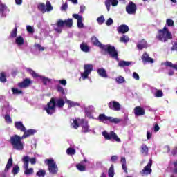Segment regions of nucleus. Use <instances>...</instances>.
Masks as SVG:
<instances>
[{"label": "nucleus", "instance_id": "nucleus-8", "mask_svg": "<svg viewBox=\"0 0 177 177\" xmlns=\"http://www.w3.org/2000/svg\"><path fill=\"white\" fill-rule=\"evenodd\" d=\"M22 162H24V169L25 175H32L34 174L33 168H28V162H30V156H26L22 158Z\"/></svg>", "mask_w": 177, "mask_h": 177}, {"label": "nucleus", "instance_id": "nucleus-27", "mask_svg": "<svg viewBox=\"0 0 177 177\" xmlns=\"http://www.w3.org/2000/svg\"><path fill=\"white\" fill-rule=\"evenodd\" d=\"M137 48L140 50H142V49L145 48H147V42L145 41V39H142L137 44Z\"/></svg>", "mask_w": 177, "mask_h": 177}, {"label": "nucleus", "instance_id": "nucleus-6", "mask_svg": "<svg viewBox=\"0 0 177 177\" xmlns=\"http://www.w3.org/2000/svg\"><path fill=\"white\" fill-rule=\"evenodd\" d=\"M99 120L100 122H104V124H109V122H111V124H120V122H122V119L106 116L104 114L99 115Z\"/></svg>", "mask_w": 177, "mask_h": 177}, {"label": "nucleus", "instance_id": "nucleus-16", "mask_svg": "<svg viewBox=\"0 0 177 177\" xmlns=\"http://www.w3.org/2000/svg\"><path fill=\"white\" fill-rule=\"evenodd\" d=\"M108 107L113 111H120L121 110V104H119L117 101H111L108 104Z\"/></svg>", "mask_w": 177, "mask_h": 177}, {"label": "nucleus", "instance_id": "nucleus-17", "mask_svg": "<svg viewBox=\"0 0 177 177\" xmlns=\"http://www.w3.org/2000/svg\"><path fill=\"white\" fill-rule=\"evenodd\" d=\"M31 84V79L26 78L23 82L18 83L17 86L21 89L28 88Z\"/></svg>", "mask_w": 177, "mask_h": 177}, {"label": "nucleus", "instance_id": "nucleus-41", "mask_svg": "<svg viewBox=\"0 0 177 177\" xmlns=\"http://www.w3.org/2000/svg\"><path fill=\"white\" fill-rule=\"evenodd\" d=\"M36 175L38 177H45V175H46V171L40 169L37 172Z\"/></svg>", "mask_w": 177, "mask_h": 177}, {"label": "nucleus", "instance_id": "nucleus-39", "mask_svg": "<svg viewBox=\"0 0 177 177\" xmlns=\"http://www.w3.org/2000/svg\"><path fill=\"white\" fill-rule=\"evenodd\" d=\"M6 5L5 4H0V13H1V17H3L5 16H6V15H5V13H3V12H5V10H6Z\"/></svg>", "mask_w": 177, "mask_h": 177}, {"label": "nucleus", "instance_id": "nucleus-42", "mask_svg": "<svg viewBox=\"0 0 177 177\" xmlns=\"http://www.w3.org/2000/svg\"><path fill=\"white\" fill-rule=\"evenodd\" d=\"M108 175L109 177H114V165H111L110 167L109 171H108Z\"/></svg>", "mask_w": 177, "mask_h": 177}, {"label": "nucleus", "instance_id": "nucleus-13", "mask_svg": "<svg viewBox=\"0 0 177 177\" xmlns=\"http://www.w3.org/2000/svg\"><path fill=\"white\" fill-rule=\"evenodd\" d=\"M136 4L133 2L130 1L127 6H126V12L128 15H135L136 13Z\"/></svg>", "mask_w": 177, "mask_h": 177}, {"label": "nucleus", "instance_id": "nucleus-12", "mask_svg": "<svg viewBox=\"0 0 177 177\" xmlns=\"http://www.w3.org/2000/svg\"><path fill=\"white\" fill-rule=\"evenodd\" d=\"M10 110H12V108L9 105H7V106L3 108V113H5V111H6V115L4 116V120L6 122H7V124H12L13 122V120H12V118H10V116L9 115Z\"/></svg>", "mask_w": 177, "mask_h": 177}, {"label": "nucleus", "instance_id": "nucleus-44", "mask_svg": "<svg viewBox=\"0 0 177 177\" xmlns=\"http://www.w3.org/2000/svg\"><path fill=\"white\" fill-rule=\"evenodd\" d=\"M117 84H124L125 82V78L122 76H118L115 78Z\"/></svg>", "mask_w": 177, "mask_h": 177}, {"label": "nucleus", "instance_id": "nucleus-31", "mask_svg": "<svg viewBox=\"0 0 177 177\" xmlns=\"http://www.w3.org/2000/svg\"><path fill=\"white\" fill-rule=\"evenodd\" d=\"M65 102L68 104V107H75V106H80V103L75 102L73 101H70V100H67V97H64Z\"/></svg>", "mask_w": 177, "mask_h": 177}, {"label": "nucleus", "instance_id": "nucleus-24", "mask_svg": "<svg viewBox=\"0 0 177 177\" xmlns=\"http://www.w3.org/2000/svg\"><path fill=\"white\" fill-rule=\"evenodd\" d=\"M85 113H86V117H88V118H92V113H93L95 108L93 106H89L88 107L84 108Z\"/></svg>", "mask_w": 177, "mask_h": 177}, {"label": "nucleus", "instance_id": "nucleus-50", "mask_svg": "<svg viewBox=\"0 0 177 177\" xmlns=\"http://www.w3.org/2000/svg\"><path fill=\"white\" fill-rule=\"evenodd\" d=\"M97 21L98 24H103V23H104V16L101 15L100 17H99L97 19Z\"/></svg>", "mask_w": 177, "mask_h": 177}, {"label": "nucleus", "instance_id": "nucleus-48", "mask_svg": "<svg viewBox=\"0 0 177 177\" xmlns=\"http://www.w3.org/2000/svg\"><path fill=\"white\" fill-rule=\"evenodd\" d=\"M66 153L68 156H74V154H75V149H74V148H68L66 150Z\"/></svg>", "mask_w": 177, "mask_h": 177}, {"label": "nucleus", "instance_id": "nucleus-36", "mask_svg": "<svg viewBox=\"0 0 177 177\" xmlns=\"http://www.w3.org/2000/svg\"><path fill=\"white\" fill-rule=\"evenodd\" d=\"M80 49H81V50H82V52H85L86 53H88V52H89V50H90L88 45H86L84 43H82L80 44Z\"/></svg>", "mask_w": 177, "mask_h": 177}, {"label": "nucleus", "instance_id": "nucleus-25", "mask_svg": "<svg viewBox=\"0 0 177 177\" xmlns=\"http://www.w3.org/2000/svg\"><path fill=\"white\" fill-rule=\"evenodd\" d=\"M129 31V27L127 25H120L118 28V32L119 34H125V32H128Z\"/></svg>", "mask_w": 177, "mask_h": 177}, {"label": "nucleus", "instance_id": "nucleus-63", "mask_svg": "<svg viewBox=\"0 0 177 177\" xmlns=\"http://www.w3.org/2000/svg\"><path fill=\"white\" fill-rule=\"evenodd\" d=\"M118 157L117 156H113L111 157V161H112L113 162H115V161L116 160H118Z\"/></svg>", "mask_w": 177, "mask_h": 177}, {"label": "nucleus", "instance_id": "nucleus-34", "mask_svg": "<svg viewBox=\"0 0 177 177\" xmlns=\"http://www.w3.org/2000/svg\"><path fill=\"white\" fill-rule=\"evenodd\" d=\"M57 91V92H59V93H60L61 95H66V92H67V89H64L63 88V87H62V86L60 85H57L56 86Z\"/></svg>", "mask_w": 177, "mask_h": 177}, {"label": "nucleus", "instance_id": "nucleus-54", "mask_svg": "<svg viewBox=\"0 0 177 177\" xmlns=\"http://www.w3.org/2000/svg\"><path fill=\"white\" fill-rule=\"evenodd\" d=\"M26 30H27L28 32H29L30 34H33V32H34V28H32L31 27V26H30V25H28L26 26Z\"/></svg>", "mask_w": 177, "mask_h": 177}, {"label": "nucleus", "instance_id": "nucleus-57", "mask_svg": "<svg viewBox=\"0 0 177 177\" xmlns=\"http://www.w3.org/2000/svg\"><path fill=\"white\" fill-rule=\"evenodd\" d=\"M29 161L30 164H32V165H34L35 164H37V159L35 158H29Z\"/></svg>", "mask_w": 177, "mask_h": 177}, {"label": "nucleus", "instance_id": "nucleus-7", "mask_svg": "<svg viewBox=\"0 0 177 177\" xmlns=\"http://www.w3.org/2000/svg\"><path fill=\"white\" fill-rule=\"evenodd\" d=\"M26 71L29 74H31L33 78H39V80H41L44 85H49V84H50V79L39 75L38 73H35L34 70L30 68H26Z\"/></svg>", "mask_w": 177, "mask_h": 177}, {"label": "nucleus", "instance_id": "nucleus-40", "mask_svg": "<svg viewBox=\"0 0 177 177\" xmlns=\"http://www.w3.org/2000/svg\"><path fill=\"white\" fill-rule=\"evenodd\" d=\"M170 167L173 169L174 174H177V162L174 161L170 163Z\"/></svg>", "mask_w": 177, "mask_h": 177}, {"label": "nucleus", "instance_id": "nucleus-1", "mask_svg": "<svg viewBox=\"0 0 177 177\" xmlns=\"http://www.w3.org/2000/svg\"><path fill=\"white\" fill-rule=\"evenodd\" d=\"M35 133H37V130L28 129L24 131V135L21 137L17 134L11 136L10 143L12 146V149L18 151H23L24 150V142L21 141V140L26 139V138H28V136H31V135H34Z\"/></svg>", "mask_w": 177, "mask_h": 177}, {"label": "nucleus", "instance_id": "nucleus-9", "mask_svg": "<svg viewBox=\"0 0 177 177\" xmlns=\"http://www.w3.org/2000/svg\"><path fill=\"white\" fill-rule=\"evenodd\" d=\"M102 136H104L106 140H115V142H118V143H120L121 142V139L118 138V136H117L114 131H111L110 133L103 131Z\"/></svg>", "mask_w": 177, "mask_h": 177}, {"label": "nucleus", "instance_id": "nucleus-43", "mask_svg": "<svg viewBox=\"0 0 177 177\" xmlns=\"http://www.w3.org/2000/svg\"><path fill=\"white\" fill-rule=\"evenodd\" d=\"M18 172H20V167L17 165L13 167L12 174H13V175H17Z\"/></svg>", "mask_w": 177, "mask_h": 177}, {"label": "nucleus", "instance_id": "nucleus-10", "mask_svg": "<svg viewBox=\"0 0 177 177\" xmlns=\"http://www.w3.org/2000/svg\"><path fill=\"white\" fill-rule=\"evenodd\" d=\"M46 164L48 166V170L50 174H57L58 168L56 162L53 159H48L45 161Z\"/></svg>", "mask_w": 177, "mask_h": 177}, {"label": "nucleus", "instance_id": "nucleus-58", "mask_svg": "<svg viewBox=\"0 0 177 177\" xmlns=\"http://www.w3.org/2000/svg\"><path fill=\"white\" fill-rule=\"evenodd\" d=\"M133 78H134V80H140L139 74H138L136 72H134L133 73Z\"/></svg>", "mask_w": 177, "mask_h": 177}, {"label": "nucleus", "instance_id": "nucleus-37", "mask_svg": "<svg viewBox=\"0 0 177 177\" xmlns=\"http://www.w3.org/2000/svg\"><path fill=\"white\" fill-rule=\"evenodd\" d=\"M37 8L41 13H46V6H45V4L39 3L38 5Z\"/></svg>", "mask_w": 177, "mask_h": 177}, {"label": "nucleus", "instance_id": "nucleus-30", "mask_svg": "<svg viewBox=\"0 0 177 177\" xmlns=\"http://www.w3.org/2000/svg\"><path fill=\"white\" fill-rule=\"evenodd\" d=\"M97 73L100 77H102V78H107V77H109L107 75V71L103 68L97 69Z\"/></svg>", "mask_w": 177, "mask_h": 177}, {"label": "nucleus", "instance_id": "nucleus-4", "mask_svg": "<svg viewBox=\"0 0 177 177\" xmlns=\"http://www.w3.org/2000/svg\"><path fill=\"white\" fill-rule=\"evenodd\" d=\"M71 127L75 129H77L80 125L82 127V132L86 133L88 132H91V129L89 127V124H88V121L84 119L75 118L72 119L71 120Z\"/></svg>", "mask_w": 177, "mask_h": 177}, {"label": "nucleus", "instance_id": "nucleus-23", "mask_svg": "<svg viewBox=\"0 0 177 177\" xmlns=\"http://www.w3.org/2000/svg\"><path fill=\"white\" fill-rule=\"evenodd\" d=\"M15 127L17 131H20L21 132H26V127L23 124V122L19 121L15 122Z\"/></svg>", "mask_w": 177, "mask_h": 177}, {"label": "nucleus", "instance_id": "nucleus-15", "mask_svg": "<svg viewBox=\"0 0 177 177\" xmlns=\"http://www.w3.org/2000/svg\"><path fill=\"white\" fill-rule=\"evenodd\" d=\"M64 21L62 19H58L57 23L54 24V30L56 31V32H58L60 34L63 30V27L64 26Z\"/></svg>", "mask_w": 177, "mask_h": 177}, {"label": "nucleus", "instance_id": "nucleus-46", "mask_svg": "<svg viewBox=\"0 0 177 177\" xmlns=\"http://www.w3.org/2000/svg\"><path fill=\"white\" fill-rule=\"evenodd\" d=\"M120 42L127 44V42H129V37L127 35H123V37H120Z\"/></svg>", "mask_w": 177, "mask_h": 177}, {"label": "nucleus", "instance_id": "nucleus-64", "mask_svg": "<svg viewBox=\"0 0 177 177\" xmlns=\"http://www.w3.org/2000/svg\"><path fill=\"white\" fill-rule=\"evenodd\" d=\"M174 70L172 69H169V72H168V75H170V76H172L174 75Z\"/></svg>", "mask_w": 177, "mask_h": 177}, {"label": "nucleus", "instance_id": "nucleus-51", "mask_svg": "<svg viewBox=\"0 0 177 177\" xmlns=\"http://www.w3.org/2000/svg\"><path fill=\"white\" fill-rule=\"evenodd\" d=\"M166 24L168 26V27H174V20L167 19L166 20Z\"/></svg>", "mask_w": 177, "mask_h": 177}, {"label": "nucleus", "instance_id": "nucleus-5", "mask_svg": "<svg viewBox=\"0 0 177 177\" xmlns=\"http://www.w3.org/2000/svg\"><path fill=\"white\" fill-rule=\"evenodd\" d=\"M156 38L161 42H167L169 39H172V33L168 30V27L165 26L163 29L158 30V35Z\"/></svg>", "mask_w": 177, "mask_h": 177}, {"label": "nucleus", "instance_id": "nucleus-60", "mask_svg": "<svg viewBox=\"0 0 177 177\" xmlns=\"http://www.w3.org/2000/svg\"><path fill=\"white\" fill-rule=\"evenodd\" d=\"M85 6H80V13H84L85 12Z\"/></svg>", "mask_w": 177, "mask_h": 177}, {"label": "nucleus", "instance_id": "nucleus-32", "mask_svg": "<svg viewBox=\"0 0 177 177\" xmlns=\"http://www.w3.org/2000/svg\"><path fill=\"white\" fill-rule=\"evenodd\" d=\"M141 153L143 156H147V154H149V147L147 145L143 144L141 146Z\"/></svg>", "mask_w": 177, "mask_h": 177}, {"label": "nucleus", "instance_id": "nucleus-19", "mask_svg": "<svg viewBox=\"0 0 177 177\" xmlns=\"http://www.w3.org/2000/svg\"><path fill=\"white\" fill-rule=\"evenodd\" d=\"M134 114L137 117H140L142 115H145L146 114V111L144 108L141 106H136L134 108Z\"/></svg>", "mask_w": 177, "mask_h": 177}, {"label": "nucleus", "instance_id": "nucleus-49", "mask_svg": "<svg viewBox=\"0 0 177 177\" xmlns=\"http://www.w3.org/2000/svg\"><path fill=\"white\" fill-rule=\"evenodd\" d=\"M12 93L14 95H21V93H23V91L21 90H19L18 88H12Z\"/></svg>", "mask_w": 177, "mask_h": 177}, {"label": "nucleus", "instance_id": "nucleus-20", "mask_svg": "<svg viewBox=\"0 0 177 177\" xmlns=\"http://www.w3.org/2000/svg\"><path fill=\"white\" fill-rule=\"evenodd\" d=\"M118 5V0H106L105 6L108 12H110L111 6H117Z\"/></svg>", "mask_w": 177, "mask_h": 177}, {"label": "nucleus", "instance_id": "nucleus-53", "mask_svg": "<svg viewBox=\"0 0 177 177\" xmlns=\"http://www.w3.org/2000/svg\"><path fill=\"white\" fill-rule=\"evenodd\" d=\"M0 82H6V76L4 73H1L0 75Z\"/></svg>", "mask_w": 177, "mask_h": 177}, {"label": "nucleus", "instance_id": "nucleus-2", "mask_svg": "<svg viewBox=\"0 0 177 177\" xmlns=\"http://www.w3.org/2000/svg\"><path fill=\"white\" fill-rule=\"evenodd\" d=\"M91 41L93 45H95V46H98V48H100V49H102V50L107 52L111 57H113V59H115V60L118 62V53L117 52V50H115V46H111L110 44H102V43L99 41V39L95 36L91 38Z\"/></svg>", "mask_w": 177, "mask_h": 177}, {"label": "nucleus", "instance_id": "nucleus-3", "mask_svg": "<svg viewBox=\"0 0 177 177\" xmlns=\"http://www.w3.org/2000/svg\"><path fill=\"white\" fill-rule=\"evenodd\" d=\"M64 100L62 98L53 97L50 102L48 103L45 110L48 114L52 115L56 111V106L59 109H62L64 106Z\"/></svg>", "mask_w": 177, "mask_h": 177}, {"label": "nucleus", "instance_id": "nucleus-52", "mask_svg": "<svg viewBox=\"0 0 177 177\" xmlns=\"http://www.w3.org/2000/svg\"><path fill=\"white\" fill-rule=\"evenodd\" d=\"M35 48H36V49H38V50H39L40 52H44V50H45V48L42 47L41 44H35Z\"/></svg>", "mask_w": 177, "mask_h": 177}, {"label": "nucleus", "instance_id": "nucleus-11", "mask_svg": "<svg viewBox=\"0 0 177 177\" xmlns=\"http://www.w3.org/2000/svg\"><path fill=\"white\" fill-rule=\"evenodd\" d=\"M92 70H93V66L92 64H85L84 66V72L81 73V77L79 80L81 81V78L86 80L89 74L92 73Z\"/></svg>", "mask_w": 177, "mask_h": 177}, {"label": "nucleus", "instance_id": "nucleus-45", "mask_svg": "<svg viewBox=\"0 0 177 177\" xmlns=\"http://www.w3.org/2000/svg\"><path fill=\"white\" fill-rule=\"evenodd\" d=\"M17 37V28H15L10 33V38Z\"/></svg>", "mask_w": 177, "mask_h": 177}, {"label": "nucleus", "instance_id": "nucleus-62", "mask_svg": "<svg viewBox=\"0 0 177 177\" xmlns=\"http://www.w3.org/2000/svg\"><path fill=\"white\" fill-rule=\"evenodd\" d=\"M153 134L151 133H150V131H147V139H148V140L151 139V136Z\"/></svg>", "mask_w": 177, "mask_h": 177}, {"label": "nucleus", "instance_id": "nucleus-21", "mask_svg": "<svg viewBox=\"0 0 177 177\" xmlns=\"http://www.w3.org/2000/svg\"><path fill=\"white\" fill-rule=\"evenodd\" d=\"M142 60L144 64H147V63H154V59L149 56L147 53H145L142 56Z\"/></svg>", "mask_w": 177, "mask_h": 177}, {"label": "nucleus", "instance_id": "nucleus-14", "mask_svg": "<svg viewBox=\"0 0 177 177\" xmlns=\"http://www.w3.org/2000/svg\"><path fill=\"white\" fill-rule=\"evenodd\" d=\"M153 165V160L151 159L149 160L147 166L144 167V169L140 171L141 175H149L151 174V166Z\"/></svg>", "mask_w": 177, "mask_h": 177}, {"label": "nucleus", "instance_id": "nucleus-61", "mask_svg": "<svg viewBox=\"0 0 177 177\" xmlns=\"http://www.w3.org/2000/svg\"><path fill=\"white\" fill-rule=\"evenodd\" d=\"M158 131H160V126L156 124L154 126V132H158Z\"/></svg>", "mask_w": 177, "mask_h": 177}, {"label": "nucleus", "instance_id": "nucleus-33", "mask_svg": "<svg viewBox=\"0 0 177 177\" xmlns=\"http://www.w3.org/2000/svg\"><path fill=\"white\" fill-rule=\"evenodd\" d=\"M131 64H132V62L128 61H120L118 63L119 67H128L129 66H131Z\"/></svg>", "mask_w": 177, "mask_h": 177}, {"label": "nucleus", "instance_id": "nucleus-29", "mask_svg": "<svg viewBox=\"0 0 177 177\" xmlns=\"http://www.w3.org/2000/svg\"><path fill=\"white\" fill-rule=\"evenodd\" d=\"M152 92H153L155 97H162V96H164V93H162V91H161V90H157L156 88H153L152 90Z\"/></svg>", "mask_w": 177, "mask_h": 177}, {"label": "nucleus", "instance_id": "nucleus-55", "mask_svg": "<svg viewBox=\"0 0 177 177\" xmlns=\"http://www.w3.org/2000/svg\"><path fill=\"white\" fill-rule=\"evenodd\" d=\"M68 8V4H67V2H66L64 4H62L61 6V10H67V8Z\"/></svg>", "mask_w": 177, "mask_h": 177}, {"label": "nucleus", "instance_id": "nucleus-22", "mask_svg": "<svg viewBox=\"0 0 177 177\" xmlns=\"http://www.w3.org/2000/svg\"><path fill=\"white\" fill-rule=\"evenodd\" d=\"M15 44L19 48V49H23V45H24V38L21 36H17L15 38Z\"/></svg>", "mask_w": 177, "mask_h": 177}, {"label": "nucleus", "instance_id": "nucleus-35", "mask_svg": "<svg viewBox=\"0 0 177 177\" xmlns=\"http://www.w3.org/2000/svg\"><path fill=\"white\" fill-rule=\"evenodd\" d=\"M121 162L122 163V168L127 174V172H128V169H127V160L125 159V158H121Z\"/></svg>", "mask_w": 177, "mask_h": 177}, {"label": "nucleus", "instance_id": "nucleus-26", "mask_svg": "<svg viewBox=\"0 0 177 177\" xmlns=\"http://www.w3.org/2000/svg\"><path fill=\"white\" fill-rule=\"evenodd\" d=\"M88 162V160L86 159H84L83 162L81 163H79L78 165H76L77 169L78 171H84L86 169L85 166L86 165V163Z\"/></svg>", "mask_w": 177, "mask_h": 177}, {"label": "nucleus", "instance_id": "nucleus-59", "mask_svg": "<svg viewBox=\"0 0 177 177\" xmlns=\"http://www.w3.org/2000/svg\"><path fill=\"white\" fill-rule=\"evenodd\" d=\"M58 82L61 84V85H67V81L66 80H59Z\"/></svg>", "mask_w": 177, "mask_h": 177}, {"label": "nucleus", "instance_id": "nucleus-38", "mask_svg": "<svg viewBox=\"0 0 177 177\" xmlns=\"http://www.w3.org/2000/svg\"><path fill=\"white\" fill-rule=\"evenodd\" d=\"M66 27H73V19H68L64 21Z\"/></svg>", "mask_w": 177, "mask_h": 177}, {"label": "nucleus", "instance_id": "nucleus-56", "mask_svg": "<svg viewBox=\"0 0 177 177\" xmlns=\"http://www.w3.org/2000/svg\"><path fill=\"white\" fill-rule=\"evenodd\" d=\"M113 23H114V21H113V19L109 18L107 19L106 24V26H111V24H113Z\"/></svg>", "mask_w": 177, "mask_h": 177}, {"label": "nucleus", "instance_id": "nucleus-18", "mask_svg": "<svg viewBox=\"0 0 177 177\" xmlns=\"http://www.w3.org/2000/svg\"><path fill=\"white\" fill-rule=\"evenodd\" d=\"M73 19H76L77 20V24L78 28H84V23H82V16L78 14H73Z\"/></svg>", "mask_w": 177, "mask_h": 177}, {"label": "nucleus", "instance_id": "nucleus-47", "mask_svg": "<svg viewBox=\"0 0 177 177\" xmlns=\"http://www.w3.org/2000/svg\"><path fill=\"white\" fill-rule=\"evenodd\" d=\"M46 12H52L53 10V7H52V4L50 3V1L46 2Z\"/></svg>", "mask_w": 177, "mask_h": 177}, {"label": "nucleus", "instance_id": "nucleus-28", "mask_svg": "<svg viewBox=\"0 0 177 177\" xmlns=\"http://www.w3.org/2000/svg\"><path fill=\"white\" fill-rule=\"evenodd\" d=\"M12 165H13V159L12 158H10L4 169V172H8V171H9L10 168H12Z\"/></svg>", "mask_w": 177, "mask_h": 177}]
</instances>
